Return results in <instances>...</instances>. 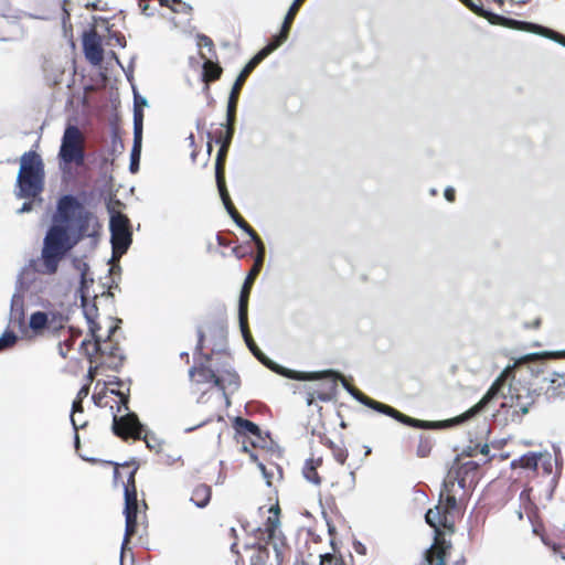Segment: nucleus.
<instances>
[{"label":"nucleus","instance_id":"obj_1","mask_svg":"<svg viewBox=\"0 0 565 565\" xmlns=\"http://www.w3.org/2000/svg\"><path fill=\"white\" fill-rule=\"evenodd\" d=\"M94 214L74 194H63L57 199L55 212L42 243L40 265L36 269L43 275H55L61 262L89 233Z\"/></svg>","mask_w":565,"mask_h":565},{"label":"nucleus","instance_id":"obj_2","mask_svg":"<svg viewBox=\"0 0 565 565\" xmlns=\"http://www.w3.org/2000/svg\"><path fill=\"white\" fill-rule=\"evenodd\" d=\"M516 363L513 365H508L501 372V374L495 379L490 388L483 395V397L470 409L465 412L463 414L446 419V420H434V423H445L439 429L448 428L457 424H462L476 415L480 414L486 409V407L495 398L501 396L503 399H511L510 407L519 408V411H513L511 414V419L520 420L521 416L526 415L530 412V407L535 403V399L540 396V393L536 390H531L529 387H518L510 383L505 384V379L509 376H513L512 372L515 367Z\"/></svg>","mask_w":565,"mask_h":565},{"label":"nucleus","instance_id":"obj_3","mask_svg":"<svg viewBox=\"0 0 565 565\" xmlns=\"http://www.w3.org/2000/svg\"><path fill=\"white\" fill-rule=\"evenodd\" d=\"M44 163L35 151L24 152L20 158V169L17 177L18 192L20 199H34L39 205L42 199L39 195L44 188Z\"/></svg>","mask_w":565,"mask_h":565},{"label":"nucleus","instance_id":"obj_4","mask_svg":"<svg viewBox=\"0 0 565 565\" xmlns=\"http://www.w3.org/2000/svg\"><path fill=\"white\" fill-rule=\"evenodd\" d=\"M467 8L479 17L487 19L491 24L502 25L509 29L525 31L529 33L537 34L546 38L555 43L565 47V35L537 23L520 21L512 18H507L489 10H486L482 4H478L472 0H460Z\"/></svg>","mask_w":565,"mask_h":565},{"label":"nucleus","instance_id":"obj_5","mask_svg":"<svg viewBox=\"0 0 565 565\" xmlns=\"http://www.w3.org/2000/svg\"><path fill=\"white\" fill-rule=\"evenodd\" d=\"M107 212L109 214V231H110V243L113 248V257L110 262L116 258V264H111L109 274H119L121 268L118 263V258L127 253L128 248L132 243V232L129 218L118 212L113 206V201L107 203Z\"/></svg>","mask_w":565,"mask_h":565},{"label":"nucleus","instance_id":"obj_6","mask_svg":"<svg viewBox=\"0 0 565 565\" xmlns=\"http://www.w3.org/2000/svg\"><path fill=\"white\" fill-rule=\"evenodd\" d=\"M338 380L341 381V384L343 386V388L355 399L358 401L359 403H361L362 405L380 413V414H383V415H386V416H390L392 418H394L395 420L406 425V426H409V427H413V428H418V429H438L440 428L441 426H444L445 423H434V420H423V419H417V418H413L411 416H407L403 413H401L399 411H397L396 408L387 405V404H384V403H381V402H377L366 395H364L362 392H360L358 388L351 386L344 379L343 376L341 375V377H338Z\"/></svg>","mask_w":565,"mask_h":565},{"label":"nucleus","instance_id":"obj_7","mask_svg":"<svg viewBox=\"0 0 565 565\" xmlns=\"http://www.w3.org/2000/svg\"><path fill=\"white\" fill-rule=\"evenodd\" d=\"M305 0H294L290 4L279 33L275 34L270 41L262 49L259 50L243 67V70L239 72L238 76L236 77V82L244 85L246 78L248 75L255 70V67L265 60L269 54H271L275 50H277L282 43H285L289 36L290 28L292 24V21L298 12V6H301Z\"/></svg>","mask_w":565,"mask_h":565},{"label":"nucleus","instance_id":"obj_8","mask_svg":"<svg viewBox=\"0 0 565 565\" xmlns=\"http://www.w3.org/2000/svg\"><path fill=\"white\" fill-rule=\"evenodd\" d=\"M113 433L126 440L129 437L135 439H142L150 450L159 451L160 440L146 429V426L139 420L138 415L134 412H128L125 415L118 417L114 415Z\"/></svg>","mask_w":565,"mask_h":565},{"label":"nucleus","instance_id":"obj_9","mask_svg":"<svg viewBox=\"0 0 565 565\" xmlns=\"http://www.w3.org/2000/svg\"><path fill=\"white\" fill-rule=\"evenodd\" d=\"M85 158L86 153L82 131L75 125H67L58 150V159L61 163L82 167L85 164Z\"/></svg>","mask_w":565,"mask_h":565},{"label":"nucleus","instance_id":"obj_10","mask_svg":"<svg viewBox=\"0 0 565 565\" xmlns=\"http://www.w3.org/2000/svg\"><path fill=\"white\" fill-rule=\"evenodd\" d=\"M137 472V467H135L127 479V484L125 486L124 499H125V508L124 514L126 519V532L124 542L121 545V555H120V565H122V556L125 553L126 545L129 541L130 535H132L137 530V514H138V501H137V490L135 484V475Z\"/></svg>","mask_w":565,"mask_h":565},{"label":"nucleus","instance_id":"obj_11","mask_svg":"<svg viewBox=\"0 0 565 565\" xmlns=\"http://www.w3.org/2000/svg\"><path fill=\"white\" fill-rule=\"evenodd\" d=\"M242 87L243 85L235 81L230 92L226 107V122L221 125L222 129H220L214 137L215 143L218 146L231 147L235 134L236 110Z\"/></svg>","mask_w":565,"mask_h":565},{"label":"nucleus","instance_id":"obj_12","mask_svg":"<svg viewBox=\"0 0 565 565\" xmlns=\"http://www.w3.org/2000/svg\"><path fill=\"white\" fill-rule=\"evenodd\" d=\"M254 356L266 367L271 370L273 372L290 379L295 381H311L319 379L323 376L324 374L329 373L328 371H316V372H303V371H296L291 369H287L285 366H281L270 360L266 354L262 352V350H258L256 353H254Z\"/></svg>","mask_w":565,"mask_h":565},{"label":"nucleus","instance_id":"obj_13","mask_svg":"<svg viewBox=\"0 0 565 565\" xmlns=\"http://www.w3.org/2000/svg\"><path fill=\"white\" fill-rule=\"evenodd\" d=\"M269 512L274 515L267 518L265 523V532L267 533V544H271L278 563L282 559V547L285 546V536L279 531V507H270Z\"/></svg>","mask_w":565,"mask_h":565},{"label":"nucleus","instance_id":"obj_14","mask_svg":"<svg viewBox=\"0 0 565 565\" xmlns=\"http://www.w3.org/2000/svg\"><path fill=\"white\" fill-rule=\"evenodd\" d=\"M83 50L85 57L93 64L99 65L104 58L100 36L95 31L83 34Z\"/></svg>","mask_w":565,"mask_h":565},{"label":"nucleus","instance_id":"obj_15","mask_svg":"<svg viewBox=\"0 0 565 565\" xmlns=\"http://www.w3.org/2000/svg\"><path fill=\"white\" fill-rule=\"evenodd\" d=\"M233 427L237 435L252 436L255 440L252 441L253 446H263L265 437L259 426L249 419L237 416L233 420Z\"/></svg>","mask_w":565,"mask_h":565},{"label":"nucleus","instance_id":"obj_16","mask_svg":"<svg viewBox=\"0 0 565 565\" xmlns=\"http://www.w3.org/2000/svg\"><path fill=\"white\" fill-rule=\"evenodd\" d=\"M258 275V266H253L252 269L248 271L241 292H239V299H238V320L242 322L244 321V316H248V299L252 286Z\"/></svg>","mask_w":565,"mask_h":565},{"label":"nucleus","instance_id":"obj_17","mask_svg":"<svg viewBox=\"0 0 565 565\" xmlns=\"http://www.w3.org/2000/svg\"><path fill=\"white\" fill-rule=\"evenodd\" d=\"M142 119L141 114H136V128H134V143L130 153L129 170L131 173H136L139 170L141 145H142Z\"/></svg>","mask_w":565,"mask_h":565},{"label":"nucleus","instance_id":"obj_18","mask_svg":"<svg viewBox=\"0 0 565 565\" xmlns=\"http://www.w3.org/2000/svg\"><path fill=\"white\" fill-rule=\"evenodd\" d=\"M329 373L324 374L323 376L311 380L310 382H318V381H324L328 380V391L320 392L316 388V398L321 402H331L335 399L337 393H338V377H341V373L333 371V370H327Z\"/></svg>","mask_w":565,"mask_h":565},{"label":"nucleus","instance_id":"obj_19","mask_svg":"<svg viewBox=\"0 0 565 565\" xmlns=\"http://www.w3.org/2000/svg\"><path fill=\"white\" fill-rule=\"evenodd\" d=\"M217 372L218 374L217 380H215V386L223 392L224 396H226V388H231L233 392L238 390L239 376L232 367L226 370L217 369Z\"/></svg>","mask_w":565,"mask_h":565},{"label":"nucleus","instance_id":"obj_20","mask_svg":"<svg viewBox=\"0 0 565 565\" xmlns=\"http://www.w3.org/2000/svg\"><path fill=\"white\" fill-rule=\"evenodd\" d=\"M24 301L23 296L14 294L11 298L10 306V323L14 327L22 328L24 326Z\"/></svg>","mask_w":565,"mask_h":565},{"label":"nucleus","instance_id":"obj_21","mask_svg":"<svg viewBox=\"0 0 565 565\" xmlns=\"http://www.w3.org/2000/svg\"><path fill=\"white\" fill-rule=\"evenodd\" d=\"M230 147L220 146L215 158V179L217 188L226 185L225 182V162Z\"/></svg>","mask_w":565,"mask_h":565},{"label":"nucleus","instance_id":"obj_22","mask_svg":"<svg viewBox=\"0 0 565 565\" xmlns=\"http://www.w3.org/2000/svg\"><path fill=\"white\" fill-rule=\"evenodd\" d=\"M103 349L106 350V352H98L102 355H108L113 359H118V362L110 364L109 367H111L115 371H119V367L122 365L125 361V355L120 352L118 343H111V340H103Z\"/></svg>","mask_w":565,"mask_h":565},{"label":"nucleus","instance_id":"obj_23","mask_svg":"<svg viewBox=\"0 0 565 565\" xmlns=\"http://www.w3.org/2000/svg\"><path fill=\"white\" fill-rule=\"evenodd\" d=\"M212 490L210 486L199 484L194 488L190 501L198 508H205L211 500Z\"/></svg>","mask_w":565,"mask_h":565},{"label":"nucleus","instance_id":"obj_24","mask_svg":"<svg viewBox=\"0 0 565 565\" xmlns=\"http://www.w3.org/2000/svg\"><path fill=\"white\" fill-rule=\"evenodd\" d=\"M50 313L46 311H35L31 315L29 320V327L35 333L42 332L47 329Z\"/></svg>","mask_w":565,"mask_h":565},{"label":"nucleus","instance_id":"obj_25","mask_svg":"<svg viewBox=\"0 0 565 565\" xmlns=\"http://www.w3.org/2000/svg\"><path fill=\"white\" fill-rule=\"evenodd\" d=\"M73 265L81 273L78 292L84 294V289H88L89 285H92L94 282L93 278H90V279L87 278V273L89 270V266L87 263L82 262L78 258L73 259Z\"/></svg>","mask_w":565,"mask_h":565},{"label":"nucleus","instance_id":"obj_26","mask_svg":"<svg viewBox=\"0 0 565 565\" xmlns=\"http://www.w3.org/2000/svg\"><path fill=\"white\" fill-rule=\"evenodd\" d=\"M217 189H218L221 200L223 202V205H224L227 214L233 220V222L236 224V221H239V218H243V217L239 215V213L236 211L235 206L233 205L226 185H222V188H217Z\"/></svg>","mask_w":565,"mask_h":565},{"label":"nucleus","instance_id":"obj_27","mask_svg":"<svg viewBox=\"0 0 565 565\" xmlns=\"http://www.w3.org/2000/svg\"><path fill=\"white\" fill-rule=\"evenodd\" d=\"M319 461L320 460L316 462L313 459H307L302 469L305 479L317 486L321 482V479L317 472V466Z\"/></svg>","mask_w":565,"mask_h":565},{"label":"nucleus","instance_id":"obj_28","mask_svg":"<svg viewBox=\"0 0 565 565\" xmlns=\"http://www.w3.org/2000/svg\"><path fill=\"white\" fill-rule=\"evenodd\" d=\"M541 458L542 454L530 451L521 456L518 462L524 469L536 470Z\"/></svg>","mask_w":565,"mask_h":565},{"label":"nucleus","instance_id":"obj_29","mask_svg":"<svg viewBox=\"0 0 565 565\" xmlns=\"http://www.w3.org/2000/svg\"><path fill=\"white\" fill-rule=\"evenodd\" d=\"M217 369H212L209 363L202 361L199 364V382L207 383L213 382L215 384V380H217Z\"/></svg>","mask_w":565,"mask_h":565},{"label":"nucleus","instance_id":"obj_30","mask_svg":"<svg viewBox=\"0 0 565 565\" xmlns=\"http://www.w3.org/2000/svg\"><path fill=\"white\" fill-rule=\"evenodd\" d=\"M79 297H81L85 319L87 321H92V319H96L98 309H97V306L95 302H93L92 305L88 303V298H89L88 289H84V294H79Z\"/></svg>","mask_w":565,"mask_h":565},{"label":"nucleus","instance_id":"obj_31","mask_svg":"<svg viewBox=\"0 0 565 565\" xmlns=\"http://www.w3.org/2000/svg\"><path fill=\"white\" fill-rule=\"evenodd\" d=\"M425 562L428 565H445L446 553L444 548L434 550L433 546L425 553Z\"/></svg>","mask_w":565,"mask_h":565},{"label":"nucleus","instance_id":"obj_32","mask_svg":"<svg viewBox=\"0 0 565 565\" xmlns=\"http://www.w3.org/2000/svg\"><path fill=\"white\" fill-rule=\"evenodd\" d=\"M238 322H239L241 332H242V335L244 338L246 345L248 347L249 351L253 354L256 353L260 349L257 347V344L255 343V341L250 334V331L248 328L247 316H244L243 322L241 320H238Z\"/></svg>","mask_w":565,"mask_h":565},{"label":"nucleus","instance_id":"obj_33","mask_svg":"<svg viewBox=\"0 0 565 565\" xmlns=\"http://www.w3.org/2000/svg\"><path fill=\"white\" fill-rule=\"evenodd\" d=\"M236 226L243 230L254 242L256 248L263 249V241L259 235L248 225V223L244 218H239L236 221Z\"/></svg>","mask_w":565,"mask_h":565},{"label":"nucleus","instance_id":"obj_34","mask_svg":"<svg viewBox=\"0 0 565 565\" xmlns=\"http://www.w3.org/2000/svg\"><path fill=\"white\" fill-rule=\"evenodd\" d=\"M47 313H50L47 329L51 330L53 334H56L64 328V316L55 311H49Z\"/></svg>","mask_w":565,"mask_h":565},{"label":"nucleus","instance_id":"obj_35","mask_svg":"<svg viewBox=\"0 0 565 565\" xmlns=\"http://www.w3.org/2000/svg\"><path fill=\"white\" fill-rule=\"evenodd\" d=\"M87 323L89 326V332L94 341L95 352H106V350L103 349L102 337L97 334V331L100 329L99 324L95 321V319L87 321Z\"/></svg>","mask_w":565,"mask_h":565},{"label":"nucleus","instance_id":"obj_36","mask_svg":"<svg viewBox=\"0 0 565 565\" xmlns=\"http://www.w3.org/2000/svg\"><path fill=\"white\" fill-rule=\"evenodd\" d=\"M425 521L430 527L438 530V526L440 524L439 507L428 509L427 512L425 513Z\"/></svg>","mask_w":565,"mask_h":565},{"label":"nucleus","instance_id":"obj_37","mask_svg":"<svg viewBox=\"0 0 565 565\" xmlns=\"http://www.w3.org/2000/svg\"><path fill=\"white\" fill-rule=\"evenodd\" d=\"M18 339V335L13 331H4L0 337V352L12 348L17 343Z\"/></svg>","mask_w":565,"mask_h":565},{"label":"nucleus","instance_id":"obj_38","mask_svg":"<svg viewBox=\"0 0 565 565\" xmlns=\"http://www.w3.org/2000/svg\"><path fill=\"white\" fill-rule=\"evenodd\" d=\"M220 75H221L220 67L211 66L210 61L204 62L203 73H202L203 81H215L220 77Z\"/></svg>","mask_w":565,"mask_h":565},{"label":"nucleus","instance_id":"obj_39","mask_svg":"<svg viewBox=\"0 0 565 565\" xmlns=\"http://www.w3.org/2000/svg\"><path fill=\"white\" fill-rule=\"evenodd\" d=\"M148 99L143 96L135 93L134 97V128H136V114H141V119L143 120V110L142 107H148Z\"/></svg>","mask_w":565,"mask_h":565},{"label":"nucleus","instance_id":"obj_40","mask_svg":"<svg viewBox=\"0 0 565 565\" xmlns=\"http://www.w3.org/2000/svg\"><path fill=\"white\" fill-rule=\"evenodd\" d=\"M203 342H204V332L199 328L198 329V343L194 350V355L199 354L203 361L206 363H210L212 360L211 354H205L202 352L203 350Z\"/></svg>","mask_w":565,"mask_h":565},{"label":"nucleus","instance_id":"obj_41","mask_svg":"<svg viewBox=\"0 0 565 565\" xmlns=\"http://www.w3.org/2000/svg\"><path fill=\"white\" fill-rule=\"evenodd\" d=\"M543 544L550 547L554 555L565 559V546L551 542L545 535H541Z\"/></svg>","mask_w":565,"mask_h":565},{"label":"nucleus","instance_id":"obj_42","mask_svg":"<svg viewBox=\"0 0 565 565\" xmlns=\"http://www.w3.org/2000/svg\"><path fill=\"white\" fill-rule=\"evenodd\" d=\"M83 413V403L79 398H76L72 404L71 423L74 430L79 429V425L76 422L75 414Z\"/></svg>","mask_w":565,"mask_h":565},{"label":"nucleus","instance_id":"obj_43","mask_svg":"<svg viewBox=\"0 0 565 565\" xmlns=\"http://www.w3.org/2000/svg\"><path fill=\"white\" fill-rule=\"evenodd\" d=\"M110 394L118 396L120 399V405H118L117 412H121V409L124 408L128 413L129 412V408H128L129 394L124 393L120 390H110Z\"/></svg>","mask_w":565,"mask_h":565},{"label":"nucleus","instance_id":"obj_44","mask_svg":"<svg viewBox=\"0 0 565 565\" xmlns=\"http://www.w3.org/2000/svg\"><path fill=\"white\" fill-rule=\"evenodd\" d=\"M479 469V463L476 462V461H467L465 463H462L458 469H457V475H469L470 472L472 471H477Z\"/></svg>","mask_w":565,"mask_h":565},{"label":"nucleus","instance_id":"obj_45","mask_svg":"<svg viewBox=\"0 0 565 565\" xmlns=\"http://www.w3.org/2000/svg\"><path fill=\"white\" fill-rule=\"evenodd\" d=\"M320 565H344L343 559L335 558L332 554L320 555Z\"/></svg>","mask_w":565,"mask_h":565},{"label":"nucleus","instance_id":"obj_46","mask_svg":"<svg viewBox=\"0 0 565 565\" xmlns=\"http://www.w3.org/2000/svg\"><path fill=\"white\" fill-rule=\"evenodd\" d=\"M548 382L552 384L554 388H559L565 386V376L558 372H554L552 376L548 379Z\"/></svg>","mask_w":565,"mask_h":565},{"label":"nucleus","instance_id":"obj_47","mask_svg":"<svg viewBox=\"0 0 565 565\" xmlns=\"http://www.w3.org/2000/svg\"><path fill=\"white\" fill-rule=\"evenodd\" d=\"M303 390L306 392V404L308 406L313 405L316 399V387L313 385H303Z\"/></svg>","mask_w":565,"mask_h":565},{"label":"nucleus","instance_id":"obj_48","mask_svg":"<svg viewBox=\"0 0 565 565\" xmlns=\"http://www.w3.org/2000/svg\"><path fill=\"white\" fill-rule=\"evenodd\" d=\"M257 249V256L255 258V263H254V266H258V271L260 270V267L263 265V262H264V257H265V244L263 243V249Z\"/></svg>","mask_w":565,"mask_h":565},{"label":"nucleus","instance_id":"obj_49","mask_svg":"<svg viewBox=\"0 0 565 565\" xmlns=\"http://www.w3.org/2000/svg\"><path fill=\"white\" fill-rule=\"evenodd\" d=\"M473 454H475V448H472L470 446L467 447L466 449L462 450V452L460 455L456 456V458L454 460L455 465L459 463L461 457H472Z\"/></svg>","mask_w":565,"mask_h":565},{"label":"nucleus","instance_id":"obj_50","mask_svg":"<svg viewBox=\"0 0 565 565\" xmlns=\"http://www.w3.org/2000/svg\"><path fill=\"white\" fill-rule=\"evenodd\" d=\"M218 334L222 338V342H220V343L214 345V348L212 349L213 353H218V352H222L224 350L223 342L225 340V332H224V330L222 328L218 329Z\"/></svg>","mask_w":565,"mask_h":565},{"label":"nucleus","instance_id":"obj_51","mask_svg":"<svg viewBox=\"0 0 565 565\" xmlns=\"http://www.w3.org/2000/svg\"><path fill=\"white\" fill-rule=\"evenodd\" d=\"M334 458L339 463L343 465L348 458L347 450L339 449L338 451L334 452Z\"/></svg>","mask_w":565,"mask_h":565},{"label":"nucleus","instance_id":"obj_52","mask_svg":"<svg viewBox=\"0 0 565 565\" xmlns=\"http://www.w3.org/2000/svg\"><path fill=\"white\" fill-rule=\"evenodd\" d=\"M34 201L24 202L17 211L18 214L29 213L33 210Z\"/></svg>","mask_w":565,"mask_h":565},{"label":"nucleus","instance_id":"obj_53","mask_svg":"<svg viewBox=\"0 0 565 565\" xmlns=\"http://www.w3.org/2000/svg\"><path fill=\"white\" fill-rule=\"evenodd\" d=\"M445 507L448 510L456 509V507H457V499L455 498V495H447L446 497V499H445Z\"/></svg>","mask_w":565,"mask_h":565},{"label":"nucleus","instance_id":"obj_54","mask_svg":"<svg viewBox=\"0 0 565 565\" xmlns=\"http://www.w3.org/2000/svg\"><path fill=\"white\" fill-rule=\"evenodd\" d=\"M199 45L212 49L213 42L209 36L201 34L199 35Z\"/></svg>","mask_w":565,"mask_h":565},{"label":"nucleus","instance_id":"obj_55","mask_svg":"<svg viewBox=\"0 0 565 565\" xmlns=\"http://www.w3.org/2000/svg\"><path fill=\"white\" fill-rule=\"evenodd\" d=\"M257 466L264 477V479H266V482H267V486H270V477H271V473H269L265 467V465L263 462H257Z\"/></svg>","mask_w":565,"mask_h":565},{"label":"nucleus","instance_id":"obj_56","mask_svg":"<svg viewBox=\"0 0 565 565\" xmlns=\"http://www.w3.org/2000/svg\"><path fill=\"white\" fill-rule=\"evenodd\" d=\"M113 288L119 289V285L115 280L111 281V284L108 287V290L103 291L100 296L102 297H107V298H114V294L110 291V289H113Z\"/></svg>","mask_w":565,"mask_h":565},{"label":"nucleus","instance_id":"obj_57","mask_svg":"<svg viewBox=\"0 0 565 565\" xmlns=\"http://www.w3.org/2000/svg\"><path fill=\"white\" fill-rule=\"evenodd\" d=\"M256 547H257L258 553H259L258 554V559L260 562H265L264 555H266V556L268 555V547H267V545L257 544Z\"/></svg>","mask_w":565,"mask_h":565},{"label":"nucleus","instance_id":"obj_58","mask_svg":"<svg viewBox=\"0 0 565 565\" xmlns=\"http://www.w3.org/2000/svg\"><path fill=\"white\" fill-rule=\"evenodd\" d=\"M444 196L448 202L455 201V189L451 186H448L445 189Z\"/></svg>","mask_w":565,"mask_h":565},{"label":"nucleus","instance_id":"obj_59","mask_svg":"<svg viewBox=\"0 0 565 565\" xmlns=\"http://www.w3.org/2000/svg\"><path fill=\"white\" fill-rule=\"evenodd\" d=\"M465 476H466V475H459V476H458V475H457V470L455 471V477H454V478H455V480H457V481H458V486H459L460 488H462V489L466 487V479H465Z\"/></svg>","mask_w":565,"mask_h":565},{"label":"nucleus","instance_id":"obj_60","mask_svg":"<svg viewBox=\"0 0 565 565\" xmlns=\"http://www.w3.org/2000/svg\"><path fill=\"white\" fill-rule=\"evenodd\" d=\"M116 321H117V323L121 322L120 319H116ZM117 329H118V324L110 326L106 339L111 340V337L114 335V333L116 332Z\"/></svg>","mask_w":565,"mask_h":565},{"label":"nucleus","instance_id":"obj_61","mask_svg":"<svg viewBox=\"0 0 565 565\" xmlns=\"http://www.w3.org/2000/svg\"><path fill=\"white\" fill-rule=\"evenodd\" d=\"M88 392H89L88 386H83L77 394V398H79L82 401L83 397H86L88 395Z\"/></svg>","mask_w":565,"mask_h":565},{"label":"nucleus","instance_id":"obj_62","mask_svg":"<svg viewBox=\"0 0 565 565\" xmlns=\"http://www.w3.org/2000/svg\"><path fill=\"white\" fill-rule=\"evenodd\" d=\"M96 373H97V367H96V366H90V367L88 369V372H87V377H88L89 380H93V379H94V376L96 375Z\"/></svg>","mask_w":565,"mask_h":565},{"label":"nucleus","instance_id":"obj_63","mask_svg":"<svg viewBox=\"0 0 565 565\" xmlns=\"http://www.w3.org/2000/svg\"><path fill=\"white\" fill-rule=\"evenodd\" d=\"M63 72L61 71L57 75L52 79V85H58L62 82Z\"/></svg>","mask_w":565,"mask_h":565},{"label":"nucleus","instance_id":"obj_64","mask_svg":"<svg viewBox=\"0 0 565 565\" xmlns=\"http://www.w3.org/2000/svg\"><path fill=\"white\" fill-rule=\"evenodd\" d=\"M480 452H481L482 455H484V456H488V455H489V452H490L489 445H488V444L482 445V446H481V448H480Z\"/></svg>","mask_w":565,"mask_h":565}]
</instances>
